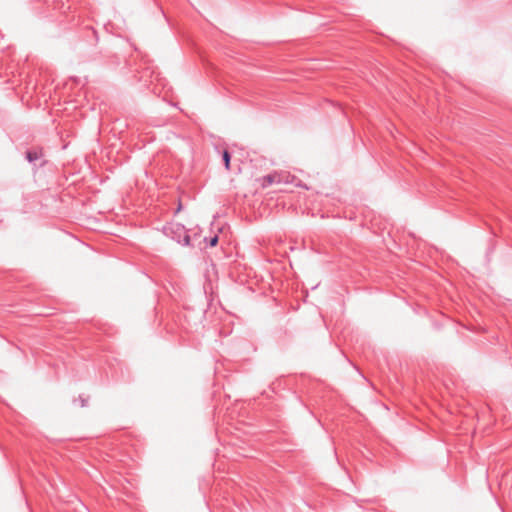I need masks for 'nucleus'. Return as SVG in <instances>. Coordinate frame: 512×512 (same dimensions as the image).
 Masks as SVG:
<instances>
[{
  "label": "nucleus",
  "mask_w": 512,
  "mask_h": 512,
  "mask_svg": "<svg viewBox=\"0 0 512 512\" xmlns=\"http://www.w3.org/2000/svg\"><path fill=\"white\" fill-rule=\"evenodd\" d=\"M42 156V151L41 150H29L26 152V159L30 162V163H33L35 161H37L38 159H40Z\"/></svg>",
  "instance_id": "1"
},
{
  "label": "nucleus",
  "mask_w": 512,
  "mask_h": 512,
  "mask_svg": "<svg viewBox=\"0 0 512 512\" xmlns=\"http://www.w3.org/2000/svg\"><path fill=\"white\" fill-rule=\"evenodd\" d=\"M222 159H223L226 169L228 170L230 168V159H231V156L228 151L225 150L223 152Z\"/></svg>",
  "instance_id": "2"
},
{
  "label": "nucleus",
  "mask_w": 512,
  "mask_h": 512,
  "mask_svg": "<svg viewBox=\"0 0 512 512\" xmlns=\"http://www.w3.org/2000/svg\"><path fill=\"white\" fill-rule=\"evenodd\" d=\"M275 181V177L272 175H268L264 177V182L267 184H272Z\"/></svg>",
  "instance_id": "3"
},
{
  "label": "nucleus",
  "mask_w": 512,
  "mask_h": 512,
  "mask_svg": "<svg viewBox=\"0 0 512 512\" xmlns=\"http://www.w3.org/2000/svg\"><path fill=\"white\" fill-rule=\"evenodd\" d=\"M217 243H218V236H217V235H215L214 237H212V238L210 239V241H209V245H210L211 247H213V246H216V245H217Z\"/></svg>",
  "instance_id": "5"
},
{
  "label": "nucleus",
  "mask_w": 512,
  "mask_h": 512,
  "mask_svg": "<svg viewBox=\"0 0 512 512\" xmlns=\"http://www.w3.org/2000/svg\"><path fill=\"white\" fill-rule=\"evenodd\" d=\"M179 243H182L183 245H190V236L185 234L184 235V238H183V241H178Z\"/></svg>",
  "instance_id": "4"
}]
</instances>
